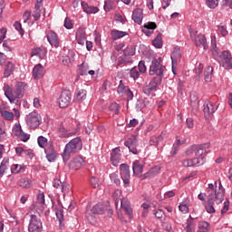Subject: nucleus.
Masks as SVG:
<instances>
[{"label": "nucleus", "instance_id": "nucleus-42", "mask_svg": "<svg viewBox=\"0 0 232 232\" xmlns=\"http://www.w3.org/2000/svg\"><path fill=\"white\" fill-rule=\"evenodd\" d=\"M37 142H38V145L40 146V148H44V150H46V146L50 145V144H48V139H46L44 136L38 137Z\"/></svg>", "mask_w": 232, "mask_h": 232}, {"label": "nucleus", "instance_id": "nucleus-46", "mask_svg": "<svg viewBox=\"0 0 232 232\" xmlns=\"http://www.w3.org/2000/svg\"><path fill=\"white\" fill-rule=\"evenodd\" d=\"M90 184L91 186H92V188H99V186H101V180L99 179V178H95L92 176L90 179Z\"/></svg>", "mask_w": 232, "mask_h": 232}, {"label": "nucleus", "instance_id": "nucleus-23", "mask_svg": "<svg viewBox=\"0 0 232 232\" xmlns=\"http://www.w3.org/2000/svg\"><path fill=\"white\" fill-rule=\"evenodd\" d=\"M39 57V59H44L46 56V48L44 47H36L34 48L31 52V57Z\"/></svg>", "mask_w": 232, "mask_h": 232}, {"label": "nucleus", "instance_id": "nucleus-13", "mask_svg": "<svg viewBox=\"0 0 232 232\" xmlns=\"http://www.w3.org/2000/svg\"><path fill=\"white\" fill-rule=\"evenodd\" d=\"M44 153L46 155L48 162H55V160H57V150L53 148V145H52V143L46 145L44 149Z\"/></svg>", "mask_w": 232, "mask_h": 232}, {"label": "nucleus", "instance_id": "nucleus-21", "mask_svg": "<svg viewBox=\"0 0 232 232\" xmlns=\"http://www.w3.org/2000/svg\"><path fill=\"white\" fill-rule=\"evenodd\" d=\"M217 110H218V107L216 106L213 102H205L204 109H203L205 115H213V113H215Z\"/></svg>", "mask_w": 232, "mask_h": 232}, {"label": "nucleus", "instance_id": "nucleus-51", "mask_svg": "<svg viewBox=\"0 0 232 232\" xmlns=\"http://www.w3.org/2000/svg\"><path fill=\"white\" fill-rule=\"evenodd\" d=\"M179 209L181 213L186 215L187 213H189V207L187 205V203H181L179 206Z\"/></svg>", "mask_w": 232, "mask_h": 232}, {"label": "nucleus", "instance_id": "nucleus-19", "mask_svg": "<svg viewBox=\"0 0 232 232\" xmlns=\"http://www.w3.org/2000/svg\"><path fill=\"white\" fill-rule=\"evenodd\" d=\"M47 41L51 46H54L55 48H59V38L57 37V34L53 31H50L47 34Z\"/></svg>", "mask_w": 232, "mask_h": 232}, {"label": "nucleus", "instance_id": "nucleus-26", "mask_svg": "<svg viewBox=\"0 0 232 232\" xmlns=\"http://www.w3.org/2000/svg\"><path fill=\"white\" fill-rule=\"evenodd\" d=\"M105 211H106V205H104L103 203H99L91 209V212L93 215H104Z\"/></svg>", "mask_w": 232, "mask_h": 232}, {"label": "nucleus", "instance_id": "nucleus-31", "mask_svg": "<svg viewBox=\"0 0 232 232\" xmlns=\"http://www.w3.org/2000/svg\"><path fill=\"white\" fill-rule=\"evenodd\" d=\"M17 185L20 188L30 189V188H32V180L28 178H22L18 180Z\"/></svg>", "mask_w": 232, "mask_h": 232}, {"label": "nucleus", "instance_id": "nucleus-3", "mask_svg": "<svg viewBox=\"0 0 232 232\" xmlns=\"http://www.w3.org/2000/svg\"><path fill=\"white\" fill-rule=\"evenodd\" d=\"M162 59L161 58H154L151 61V64L150 66L149 73L150 75H156L157 82L161 83L162 78L164 77V72H166V66L162 65Z\"/></svg>", "mask_w": 232, "mask_h": 232}, {"label": "nucleus", "instance_id": "nucleus-25", "mask_svg": "<svg viewBox=\"0 0 232 232\" xmlns=\"http://www.w3.org/2000/svg\"><path fill=\"white\" fill-rule=\"evenodd\" d=\"M81 5L85 14H97V12H99V7L89 5L88 3L86 2H81Z\"/></svg>", "mask_w": 232, "mask_h": 232}, {"label": "nucleus", "instance_id": "nucleus-5", "mask_svg": "<svg viewBox=\"0 0 232 232\" xmlns=\"http://www.w3.org/2000/svg\"><path fill=\"white\" fill-rule=\"evenodd\" d=\"M190 37L197 48H203V50H208V48H209L208 39H206L204 34H198V31L190 30Z\"/></svg>", "mask_w": 232, "mask_h": 232}, {"label": "nucleus", "instance_id": "nucleus-63", "mask_svg": "<svg viewBox=\"0 0 232 232\" xmlns=\"http://www.w3.org/2000/svg\"><path fill=\"white\" fill-rule=\"evenodd\" d=\"M60 189L63 195H66L67 192L70 190V185H68V183H63L62 184Z\"/></svg>", "mask_w": 232, "mask_h": 232}, {"label": "nucleus", "instance_id": "nucleus-24", "mask_svg": "<svg viewBox=\"0 0 232 232\" xmlns=\"http://www.w3.org/2000/svg\"><path fill=\"white\" fill-rule=\"evenodd\" d=\"M25 90H26V83L23 82H16L14 85V91H16V93L18 94V97L20 99H23V97H24Z\"/></svg>", "mask_w": 232, "mask_h": 232}, {"label": "nucleus", "instance_id": "nucleus-47", "mask_svg": "<svg viewBox=\"0 0 232 232\" xmlns=\"http://www.w3.org/2000/svg\"><path fill=\"white\" fill-rule=\"evenodd\" d=\"M76 99L77 101H84V99H86V90L82 89L78 91L76 93Z\"/></svg>", "mask_w": 232, "mask_h": 232}, {"label": "nucleus", "instance_id": "nucleus-45", "mask_svg": "<svg viewBox=\"0 0 232 232\" xmlns=\"http://www.w3.org/2000/svg\"><path fill=\"white\" fill-rule=\"evenodd\" d=\"M212 55L214 59L218 61L220 59V51H218V48H217V44H212Z\"/></svg>", "mask_w": 232, "mask_h": 232}, {"label": "nucleus", "instance_id": "nucleus-17", "mask_svg": "<svg viewBox=\"0 0 232 232\" xmlns=\"http://www.w3.org/2000/svg\"><path fill=\"white\" fill-rule=\"evenodd\" d=\"M44 68L41 63L36 64L33 69L34 79H43V77H44Z\"/></svg>", "mask_w": 232, "mask_h": 232}, {"label": "nucleus", "instance_id": "nucleus-16", "mask_svg": "<svg viewBox=\"0 0 232 232\" xmlns=\"http://www.w3.org/2000/svg\"><path fill=\"white\" fill-rule=\"evenodd\" d=\"M121 206L123 211H125L130 218H131V217H133V209L131 208V204L130 203V200H128V198H122L121 201Z\"/></svg>", "mask_w": 232, "mask_h": 232}, {"label": "nucleus", "instance_id": "nucleus-41", "mask_svg": "<svg viewBox=\"0 0 232 232\" xmlns=\"http://www.w3.org/2000/svg\"><path fill=\"white\" fill-rule=\"evenodd\" d=\"M198 232H208L209 231V223L206 222V221H201L198 223Z\"/></svg>", "mask_w": 232, "mask_h": 232}, {"label": "nucleus", "instance_id": "nucleus-58", "mask_svg": "<svg viewBox=\"0 0 232 232\" xmlns=\"http://www.w3.org/2000/svg\"><path fill=\"white\" fill-rule=\"evenodd\" d=\"M182 165L184 166V168H195V165L193 163V159L184 160L182 161Z\"/></svg>", "mask_w": 232, "mask_h": 232}, {"label": "nucleus", "instance_id": "nucleus-30", "mask_svg": "<svg viewBox=\"0 0 232 232\" xmlns=\"http://www.w3.org/2000/svg\"><path fill=\"white\" fill-rule=\"evenodd\" d=\"M76 40L78 44H84L86 41V32H84V29L81 28L76 32Z\"/></svg>", "mask_w": 232, "mask_h": 232}, {"label": "nucleus", "instance_id": "nucleus-22", "mask_svg": "<svg viewBox=\"0 0 232 232\" xmlns=\"http://www.w3.org/2000/svg\"><path fill=\"white\" fill-rule=\"evenodd\" d=\"M44 0H36L34 5V12L33 13V17L34 21H39L41 18V8H43Z\"/></svg>", "mask_w": 232, "mask_h": 232}, {"label": "nucleus", "instance_id": "nucleus-60", "mask_svg": "<svg viewBox=\"0 0 232 232\" xmlns=\"http://www.w3.org/2000/svg\"><path fill=\"white\" fill-rule=\"evenodd\" d=\"M63 26L67 30H72V28H73V24L72 23V20L70 18L66 17L64 20Z\"/></svg>", "mask_w": 232, "mask_h": 232}, {"label": "nucleus", "instance_id": "nucleus-1", "mask_svg": "<svg viewBox=\"0 0 232 232\" xmlns=\"http://www.w3.org/2000/svg\"><path fill=\"white\" fill-rule=\"evenodd\" d=\"M216 185V189H215ZM208 184V188L206 193H200L198 195V200H201L207 213H216L217 209H220V204L224 201V188H222V183L219 181L217 188V181Z\"/></svg>", "mask_w": 232, "mask_h": 232}, {"label": "nucleus", "instance_id": "nucleus-4", "mask_svg": "<svg viewBox=\"0 0 232 232\" xmlns=\"http://www.w3.org/2000/svg\"><path fill=\"white\" fill-rule=\"evenodd\" d=\"M160 84L159 82H157V78L152 79L149 84L144 85L142 88V92L144 93L143 97V104L145 106H148V104H151L153 102V97H155V93L152 92H155L157 90V87Z\"/></svg>", "mask_w": 232, "mask_h": 232}, {"label": "nucleus", "instance_id": "nucleus-48", "mask_svg": "<svg viewBox=\"0 0 232 232\" xmlns=\"http://www.w3.org/2000/svg\"><path fill=\"white\" fill-rule=\"evenodd\" d=\"M123 53L125 57L135 55V48H133V46L127 47L123 50Z\"/></svg>", "mask_w": 232, "mask_h": 232}, {"label": "nucleus", "instance_id": "nucleus-15", "mask_svg": "<svg viewBox=\"0 0 232 232\" xmlns=\"http://www.w3.org/2000/svg\"><path fill=\"white\" fill-rule=\"evenodd\" d=\"M155 30H157V24H155V22H147L141 27V32H143L147 37L152 35Z\"/></svg>", "mask_w": 232, "mask_h": 232}, {"label": "nucleus", "instance_id": "nucleus-61", "mask_svg": "<svg viewBox=\"0 0 232 232\" xmlns=\"http://www.w3.org/2000/svg\"><path fill=\"white\" fill-rule=\"evenodd\" d=\"M140 73H146V63L144 61H140L138 64Z\"/></svg>", "mask_w": 232, "mask_h": 232}, {"label": "nucleus", "instance_id": "nucleus-12", "mask_svg": "<svg viewBox=\"0 0 232 232\" xmlns=\"http://www.w3.org/2000/svg\"><path fill=\"white\" fill-rule=\"evenodd\" d=\"M71 101H72V92H70V91H63L62 92L58 99V103L61 108H67Z\"/></svg>", "mask_w": 232, "mask_h": 232}, {"label": "nucleus", "instance_id": "nucleus-36", "mask_svg": "<svg viewBox=\"0 0 232 232\" xmlns=\"http://www.w3.org/2000/svg\"><path fill=\"white\" fill-rule=\"evenodd\" d=\"M25 168L19 164H14L11 166V173L13 175H17V173L24 172Z\"/></svg>", "mask_w": 232, "mask_h": 232}, {"label": "nucleus", "instance_id": "nucleus-56", "mask_svg": "<svg viewBox=\"0 0 232 232\" xmlns=\"http://www.w3.org/2000/svg\"><path fill=\"white\" fill-rule=\"evenodd\" d=\"M192 160H193L194 167L202 166V164H204V157H198V158L197 157L192 159Z\"/></svg>", "mask_w": 232, "mask_h": 232}, {"label": "nucleus", "instance_id": "nucleus-32", "mask_svg": "<svg viewBox=\"0 0 232 232\" xmlns=\"http://www.w3.org/2000/svg\"><path fill=\"white\" fill-rule=\"evenodd\" d=\"M164 132H161L159 136H152L150 140V146H159L160 142L164 140Z\"/></svg>", "mask_w": 232, "mask_h": 232}, {"label": "nucleus", "instance_id": "nucleus-35", "mask_svg": "<svg viewBox=\"0 0 232 232\" xmlns=\"http://www.w3.org/2000/svg\"><path fill=\"white\" fill-rule=\"evenodd\" d=\"M180 57H182V53H180V48L175 47L170 55L171 61L172 62L175 61L176 63H179V61H180Z\"/></svg>", "mask_w": 232, "mask_h": 232}, {"label": "nucleus", "instance_id": "nucleus-38", "mask_svg": "<svg viewBox=\"0 0 232 232\" xmlns=\"http://www.w3.org/2000/svg\"><path fill=\"white\" fill-rule=\"evenodd\" d=\"M152 44L155 46V48H162L163 43H162V34H159L154 40H152Z\"/></svg>", "mask_w": 232, "mask_h": 232}, {"label": "nucleus", "instance_id": "nucleus-8", "mask_svg": "<svg viewBox=\"0 0 232 232\" xmlns=\"http://www.w3.org/2000/svg\"><path fill=\"white\" fill-rule=\"evenodd\" d=\"M120 173L121 179L123 180V186L124 188H130V166L128 164L122 163L120 165Z\"/></svg>", "mask_w": 232, "mask_h": 232}, {"label": "nucleus", "instance_id": "nucleus-18", "mask_svg": "<svg viewBox=\"0 0 232 232\" xmlns=\"http://www.w3.org/2000/svg\"><path fill=\"white\" fill-rule=\"evenodd\" d=\"M121 150L119 148L113 149L111 153V162L115 167L119 166L121 164Z\"/></svg>", "mask_w": 232, "mask_h": 232}, {"label": "nucleus", "instance_id": "nucleus-28", "mask_svg": "<svg viewBox=\"0 0 232 232\" xmlns=\"http://www.w3.org/2000/svg\"><path fill=\"white\" fill-rule=\"evenodd\" d=\"M8 168H10V161L8 159H4L0 164V177L3 178L6 175L8 171Z\"/></svg>", "mask_w": 232, "mask_h": 232}, {"label": "nucleus", "instance_id": "nucleus-54", "mask_svg": "<svg viewBox=\"0 0 232 232\" xmlns=\"http://www.w3.org/2000/svg\"><path fill=\"white\" fill-rule=\"evenodd\" d=\"M18 137L23 142H28V140H30V134L25 133L23 130L21 131Z\"/></svg>", "mask_w": 232, "mask_h": 232}, {"label": "nucleus", "instance_id": "nucleus-39", "mask_svg": "<svg viewBox=\"0 0 232 232\" xmlns=\"http://www.w3.org/2000/svg\"><path fill=\"white\" fill-rule=\"evenodd\" d=\"M212 77H213V67L208 66L205 69V81H206V82H211Z\"/></svg>", "mask_w": 232, "mask_h": 232}, {"label": "nucleus", "instance_id": "nucleus-2", "mask_svg": "<svg viewBox=\"0 0 232 232\" xmlns=\"http://www.w3.org/2000/svg\"><path fill=\"white\" fill-rule=\"evenodd\" d=\"M82 150V140L81 138L76 137L68 142L63 150L62 154L63 162H68L70 160L72 155H75V153H79Z\"/></svg>", "mask_w": 232, "mask_h": 232}, {"label": "nucleus", "instance_id": "nucleus-64", "mask_svg": "<svg viewBox=\"0 0 232 232\" xmlns=\"http://www.w3.org/2000/svg\"><path fill=\"white\" fill-rule=\"evenodd\" d=\"M130 77H132V79H139V71H137V69L136 68H132L131 70H130Z\"/></svg>", "mask_w": 232, "mask_h": 232}, {"label": "nucleus", "instance_id": "nucleus-44", "mask_svg": "<svg viewBox=\"0 0 232 232\" xmlns=\"http://www.w3.org/2000/svg\"><path fill=\"white\" fill-rule=\"evenodd\" d=\"M111 182L116 186H121V179H119V174L117 172H113L110 175Z\"/></svg>", "mask_w": 232, "mask_h": 232}, {"label": "nucleus", "instance_id": "nucleus-59", "mask_svg": "<svg viewBox=\"0 0 232 232\" xmlns=\"http://www.w3.org/2000/svg\"><path fill=\"white\" fill-rule=\"evenodd\" d=\"M222 66L225 68V70H231L232 68V63L231 60H221Z\"/></svg>", "mask_w": 232, "mask_h": 232}, {"label": "nucleus", "instance_id": "nucleus-11", "mask_svg": "<svg viewBox=\"0 0 232 232\" xmlns=\"http://www.w3.org/2000/svg\"><path fill=\"white\" fill-rule=\"evenodd\" d=\"M124 145L129 149L130 153H133V155H137L139 153V150H137V146H139L137 137L131 136L130 138H128L124 142Z\"/></svg>", "mask_w": 232, "mask_h": 232}, {"label": "nucleus", "instance_id": "nucleus-10", "mask_svg": "<svg viewBox=\"0 0 232 232\" xmlns=\"http://www.w3.org/2000/svg\"><path fill=\"white\" fill-rule=\"evenodd\" d=\"M4 92H5V95L6 99H8V101L11 104H14V102H15V101H17V99H21L19 97V94L16 92L15 89L14 90L12 89V87H10V85H8V84H5Z\"/></svg>", "mask_w": 232, "mask_h": 232}, {"label": "nucleus", "instance_id": "nucleus-62", "mask_svg": "<svg viewBox=\"0 0 232 232\" xmlns=\"http://www.w3.org/2000/svg\"><path fill=\"white\" fill-rule=\"evenodd\" d=\"M78 73L81 75H88V67L82 63L78 71Z\"/></svg>", "mask_w": 232, "mask_h": 232}, {"label": "nucleus", "instance_id": "nucleus-57", "mask_svg": "<svg viewBox=\"0 0 232 232\" xmlns=\"http://www.w3.org/2000/svg\"><path fill=\"white\" fill-rule=\"evenodd\" d=\"M14 27L15 28V30H17V32L20 33L21 35H24V30H23V25L21 24V23L17 21L14 22Z\"/></svg>", "mask_w": 232, "mask_h": 232}, {"label": "nucleus", "instance_id": "nucleus-49", "mask_svg": "<svg viewBox=\"0 0 232 232\" xmlns=\"http://www.w3.org/2000/svg\"><path fill=\"white\" fill-rule=\"evenodd\" d=\"M206 5L208 8L215 9L218 6V0H206Z\"/></svg>", "mask_w": 232, "mask_h": 232}, {"label": "nucleus", "instance_id": "nucleus-33", "mask_svg": "<svg viewBox=\"0 0 232 232\" xmlns=\"http://www.w3.org/2000/svg\"><path fill=\"white\" fill-rule=\"evenodd\" d=\"M111 35L113 41H117V39H122V37H126V35H128V33L114 29L111 32Z\"/></svg>", "mask_w": 232, "mask_h": 232}, {"label": "nucleus", "instance_id": "nucleus-7", "mask_svg": "<svg viewBox=\"0 0 232 232\" xmlns=\"http://www.w3.org/2000/svg\"><path fill=\"white\" fill-rule=\"evenodd\" d=\"M28 231L29 232L43 231V222H41V219L37 218L34 214L30 215Z\"/></svg>", "mask_w": 232, "mask_h": 232}, {"label": "nucleus", "instance_id": "nucleus-52", "mask_svg": "<svg viewBox=\"0 0 232 232\" xmlns=\"http://www.w3.org/2000/svg\"><path fill=\"white\" fill-rule=\"evenodd\" d=\"M219 59H221V61L231 60V53H229L228 51H223L222 54H220Z\"/></svg>", "mask_w": 232, "mask_h": 232}, {"label": "nucleus", "instance_id": "nucleus-43", "mask_svg": "<svg viewBox=\"0 0 232 232\" xmlns=\"http://www.w3.org/2000/svg\"><path fill=\"white\" fill-rule=\"evenodd\" d=\"M129 89L128 86H125V84L122 82V80L120 81L119 86L117 88V92L119 95H124V93L127 92Z\"/></svg>", "mask_w": 232, "mask_h": 232}, {"label": "nucleus", "instance_id": "nucleus-34", "mask_svg": "<svg viewBox=\"0 0 232 232\" xmlns=\"http://www.w3.org/2000/svg\"><path fill=\"white\" fill-rule=\"evenodd\" d=\"M14 70H15V67L12 62H8L5 64L4 77H10L12 73H14Z\"/></svg>", "mask_w": 232, "mask_h": 232}, {"label": "nucleus", "instance_id": "nucleus-29", "mask_svg": "<svg viewBox=\"0 0 232 232\" xmlns=\"http://www.w3.org/2000/svg\"><path fill=\"white\" fill-rule=\"evenodd\" d=\"M143 169H144V164H142L140 161L135 160L132 163V171L134 175H141Z\"/></svg>", "mask_w": 232, "mask_h": 232}, {"label": "nucleus", "instance_id": "nucleus-27", "mask_svg": "<svg viewBox=\"0 0 232 232\" xmlns=\"http://www.w3.org/2000/svg\"><path fill=\"white\" fill-rule=\"evenodd\" d=\"M57 133L58 137H61L62 139H68V137H73V135H75L74 131H70L64 127H60L57 130Z\"/></svg>", "mask_w": 232, "mask_h": 232}, {"label": "nucleus", "instance_id": "nucleus-55", "mask_svg": "<svg viewBox=\"0 0 232 232\" xmlns=\"http://www.w3.org/2000/svg\"><path fill=\"white\" fill-rule=\"evenodd\" d=\"M13 131L14 132V135L16 137H18L20 135V133L23 131L21 124L20 123H15L14 128H13Z\"/></svg>", "mask_w": 232, "mask_h": 232}, {"label": "nucleus", "instance_id": "nucleus-20", "mask_svg": "<svg viewBox=\"0 0 232 232\" xmlns=\"http://www.w3.org/2000/svg\"><path fill=\"white\" fill-rule=\"evenodd\" d=\"M142 19H144V13L141 8H137L132 13V20L137 24H142Z\"/></svg>", "mask_w": 232, "mask_h": 232}, {"label": "nucleus", "instance_id": "nucleus-6", "mask_svg": "<svg viewBox=\"0 0 232 232\" xmlns=\"http://www.w3.org/2000/svg\"><path fill=\"white\" fill-rule=\"evenodd\" d=\"M26 124L31 130H35L41 126V115L39 113L34 111L29 113L25 117Z\"/></svg>", "mask_w": 232, "mask_h": 232}, {"label": "nucleus", "instance_id": "nucleus-9", "mask_svg": "<svg viewBox=\"0 0 232 232\" xmlns=\"http://www.w3.org/2000/svg\"><path fill=\"white\" fill-rule=\"evenodd\" d=\"M13 111L14 112L8 111L5 110V108L0 106V115L5 121H14V117H15L16 119H19V117H21V112L18 109L14 108Z\"/></svg>", "mask_w": 232, "mask_h": 232}, {"label": "nucleus", "instance_id": "nucleus-53", "mask_svg": "<svg viewBox=\"0 0 232 232\" xmlns=\"http://www.w3.org/2000/svg\"><path fill=\"white\" fill-rule=\"evenodd\" d=\"M153 214L156 217V218H158L159 220H160L166 217V214L164 213V210H162V209L155 210Z\"/></svg>", "mask_w": 232, "mask_h": 232}, {"label": "nucleus", "instance_id": "nucleus-50", "mask_svg": "<svg viewBox=\"0 0 232 232\" xmlns=\"http://www.w3.org/2000/svg\"><path fill=\"white\" fill-rule=\"evenodd\" d=\"M110 111H113L115 115H119V110H121V107L117 103H111L109 107Z\"/></svg>", "mask_w": 232, "mask_h": 232}, {"label": "nucleus", "instance_id": "nucleus-14", "mask_svg": "<svg viewBox=\"0 0 232 232\" xmlns=\"http://www.w3.org/2000/svg\"><path fill=\"white\" fill-rule=\"evenodd\" d=\"M204 148L202 145H193L186 151V154L189 157L191 155H195V157H203L204 160Z\"/></svg>", "mask_w": 232, "mask_h": 232}, {"label": "nucleus", "instance_id": "nucleus-37", "mask_svg": "<svg viewBox=\"0 0 232 232\" xmlns=\"http://www.w3.org/2000/svg\"><path fill=\"white\" fill-rule=\"evenodd\" d=\"M56 218L59 221L60 224V229H63L64 227V212L63 210H56Z\"/></svg>", "mask_w": 232, "mask_h": 232}, {"label": "nucleus", "instance_id": "nucleus-40", "mask_svg": "<svg viewBox=\"0 0 232 232\" xmlns=\"http://www.w3.org/2000/svg\"><path fill=\"white\" fill-rule=\"evenodd\" d=\"M186 232H195V223L193 222V218L187 220V227H185Z\"/></svg>", "mask_w": 232, "mask_h": 232}]
</instances>
